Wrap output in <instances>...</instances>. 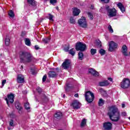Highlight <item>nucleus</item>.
Instances as JSON below:
<instances>
[{
  "label": "nucleus",
  "instance_id": "nucleus-22",
  "mask_svg": "<svg viewBox=\"0 0 130 130\" xmlns=\"http://www.w3.org/2000/svg\"><path fill=\"white\" fill-rule=\"evenodd\" d=\"M27 3L28 5H30L32 7H35V6H36V2L35 0H27Z\"/></svg>",
  "mask_w": 130,
  "mask_h": 130
},
{
  "label": "nucleus",
  "instance_id": "nucleus-52",
  "mask_svg": "<svg viewBox=\"0 0 130 130\" xmlns=\"http://www.w3.org/2000/svg\"><path fill=\"white\" fill-rule=\"evenodd\" d=\"M125 107V105L124 104H122V108H124Z\"/></svg>",
  "mask_w": 130,
  "mask_h": 130
},
{
  "label": "nucleus",
  "instance_id": "nucleus-20",
  "mask_svg": "<svg viewBox=\"0 0 130 130\" xmlns=\"http://www.w3.org/2000/svg\"><path fill=\"white\" fill-rule=\"evenodd\" d=\"M55 118H57V119H60L62 117V113L60 112H57L54 115Z\"/></svg>",
  "mask_w": 130,
  "mask_h": 130
},
{
  "label": "nucleus",
  "instance_id": "nucleus-5",
  "mask_svg": "<svg viewBox=\"0 0 130 130\" xmlns=\"http://www.w3.org/2000/svg\"><path fill=\"white\" fill-rule=\"evenodd\" d=\"M87 48V46L86 44L82 43V42H78L75 47V49L77 51H85L86 49Z\"/></svg>",
  "mask_w": 130,
  "mask_h": 130
},
{
  "label": "nucleus",
  "instance_id": "nucleus-35",
  "mask_svg": "<svg viewBox=\"0 0 130 130\" xmlns=\"http://www.w3.org/2000/svg\"><path fill=\"white\" fill-rule=\"evenodd\" d=\"M87 15L90 20H93L94 17L93 16V14H92L91 12H88Z\"/></svg>",
  "mask_w": 130,
  "mask_h": 130
},
{
  "label": "nucleus",
  "instance_id": "nucleus-27",
  "mask_svg": "<svg viewBox=\"0 0 130 130\" xmlns=\"http://www.w3.org/2000/svg\"><path fill=\"white\" fill-rule=\"evenodd\" d=\"M15 107L17 109H18V110H21V109H22V107H21V105H20V103H19V102H16L15 103Z\"/></svg>",
  "mask_w": 130,
  "mask_h": 130
},
{
  "label": "nucleus",
  "instance_id": "nucleus-50",
  "mask_svg": "<svg viewBox=\"0 0 130 130\" xmlns=\"http://www.w3.org/2000/svg\"><path fill=\"white\" fill-rule=\"evenodd\" d=\"M35 49H36L37 50H38V49H39V47H38V46H35Z\"/></svg>",
  "mask_w": 130,
  "mask_h": 130
},
{
  "label": "nucleus",
  "instance_id": "nucleus-41",
  "mask_svg": "<svg viewBox=\"0 0 130 130\" xmlns=\"http://www.w3.org/2000/svg\"><path fill=\"white\" fill-rule=\"evenodd\" d=\"M9 124L10 126H14L15 125H14V120L11 119L9 122Z\"/></svg>",
  "mask_w": 130,
  "mask_h": 130
},
{
  "label": "nucleus",
  "instance_id": "nucleus-59",
  "mask_svg": "<svg viewBox=\"0 0 130 130\" xmlns=\"http://www.w3.org/2000/svg\"><path fill=\"white\" fill-rule=\"evenodd\" d=\"M129 54H130V52H129Z\"/></svg>",
  "mask_w": 130,
  "mask_h": 130
},
{
  "label": "nucleus",
  "instance_id": "nucleus-12",
  "mask_svg": "<svg viewBox=\"0 0 130 130\" xmlns=\"http://www.w3.org/2000/svg\"><path fill=\"white\" fill-rule=\"evenodd\" d=\"M70 66L71 62H70V60H65L62 64V67L64 70H68Z\"/></svg>",
  "mask_w": 130,
  "mask_h": 130
},
{
  "label": "nucleus",
  "instance_id": "nucleus-19",
  "mask_svg": "<svg viewBox=\"0 0 130 130\" xmlns=\"http://www.w3.org/2000/svg\"><path fill=\"white\" fill-rule=\"evenodd\" d=\"M108 85H109V82L107 80L100 82L99 83V86H100V87H105L106 86H108Z\"/></svg>",
  "mask_w": 130,
  "mask_h": 130
},
{
  "label": "nucleus",
  "instance_id": "nucleus-18",
  "mask_svg": "<svg viewBox=\"0 0 130 130\" xmlns=\"http://www.w3.org/2000/svg\"><path fill=\"white\" fill-rule=\"evenodd\" d=\"M117 6L118 7V8H119V9H120L122 13H124L125 12V8H124L123 5H122L121 3H118L117 4Z\"/></svg>",
  "mask_w": 130,
  "mask_h": 130
},
{
  "label": "nucleus",
  "instance_id": "nucleus-34",
  "mask_svg": "<svg viewBox=\"0 0 130 130\" xmlns=\"http://www.w3.org/2000/svg\"><path fill=\"white\" fill-rule=\"evenodd\" d=\"M97 52V50L96 49H91L90 50V53L92 55H94Z\"/></svg>",
  "mask_w": 130,
  "mask_h": 130
},
{
  "label": "nucleus",
  "instance_id": "nucleus-48",
  "mask_svg": "<svg viewBox=\"0 0 130 130\" xmlns=\"http://www.w3.org/2000/svg\"><path fill=\"white\" fill-rule=\"evenodd\" d=\"M122 116H126V112H123L121 113Z\"/></svg>",
  "mask_w": 130,
  "mask_h": 130
},
{
  "label": "nucleus",
  "instance_id": "nucleus-38",
  "mask_svg": "<svg viewBox=\"0 0 130 130\" xmlns=\"http://www.w3.org/2000/svg\"><path fill=\"white\" fill-rule=\"evenodd\" d=\"M9 16H10V17H11V18H14V16H15V15L14 14V12H13V11L11 10L9 12Z\"/></svg>",
  "mask_w": 130,
  "mask_h": 130
},
{
  "label": "nucleus",
  "instance_id": "nucleus-7",
  "mask_svg": "<svg viewBox=\"0 0 130 130\" xmlns=\"http://www.w3.org/2000/svg\"><path fill=\"white\" fill-rule=\"evenodd\" d=\"M53 71H49L48 73L49 78H55L58 74V68H53Z\"/></svg>",
  "mask_w": 130,
  "mask_h": 130
},
{
  "label": "nucleus",
  "instance_id": "nucleus-6",
  "mask_svg": "<svg viewBox=\"0 0 130 130\" xmlns=\"http://www.w3.org/2000/svg\"><path fill=\"white\" fill-rule=\"evenodd\" d=\"M130 86V80L128 78H124L120 83V87L122 89H127Z\"/></svg>",
  "mask_w": 130,
  "mask_h": 130
},
{
  "label": "nucleus",
  "instance_id": "nucleus-21",
  "mask_svg": "<svg viewBox=\"0 0 130 130\" xmlns=\"http://www.w3.org/2000/svg\"><path fill=\"white\" fill-rule=\"evenodd\" d=\"M41 98L42 101H44V102H46L48 100V98L47 96H45V94L44 93L41 94Z\"/></svg>",
  "mask_w": 130,
  "mask_h": 130
},
{
  "label": "nucleus",
  "instance_id": "nucleus-31",
  "mask_svg": "<svg viewBox=\"0 0 130 130\" xmlns=\"http://www.w3.org/2000/svg\"><path fill=\"white\" fill-rule=\"evenodd\" d=\"M95 43L96 45V47L98 48H100L102 47V45L101 44V41H100V40L96 41Z\"/></svg>",
  "mask_w": 130,
  "mask_h": 130
},
{
  "label": "nucleus",
  "instance_id": "nucleus-33",
  "mask_svg": "<svg viewBox=\"0 0 130 130\" xmlns=\"http://www.w3.org/2000/svg\"><path fill=\"white\" fill-rule=\"evenodd\" d=\"M49 41H50V38H49V37L43 39V42L46 44L48 43V42H49Z\"/></svg>",
  "mask_w": 130,
  "mask_h": 130
},
{
  "label": "nucleus",
  "instance_id": "nucleus-2",
  "mask_svg": "<svg viewBox=\"0 0 130 130\" xmlns=\"http://www.w3.org/2000/svg\"><path fill=\"white\" fill-rule=\"evenodd\" d=\"M108 114L112 121L116 122L120 119V112L117 107L115 106H112L110 108V111Z\"/></svg>",
  "mask_w": 130,
  "mask_h": 130
},
{
  "label": "nucleus",
  "instance_id": "nucleus-57",
  "mask_svg": "<svg viewBox=\"0 0 130 130\" xmlns=\"http://www.w3.org/2000/svg\"><path fill=\"white\" fill-rule=\"evenodd\" d=\"M22 69H23V66H21Z\"/></svg>",
  "mask_w": 130,
  "mask_h": 130
},
{
  "label": "nucleus",
  "instance_id": "nucleus-55",
  "mask_svg": "<svg viewBox=\"0 0 130 130\" xmlns=\"http://www.w3.org/2000/svg\"><path fill=\"white\" fill-rule=\"evenodd\" d=\"M64 97H66V94L63 95V98H64Z\"/></svg>",
  "mask_w": 130,
  "mask_h": 130
},
{
  "label": "nucleus",
  "instance_id": "nucleus-16",
  "mask_svg": "<svg viewBox=\"0 0 130 130\" xmlns=\"http://www.w3.org/2000/svg\"><path fill=\"white\" fill-rule=\"evenodd\" d=\"M80 13H81V10H80V9L77 8H73V16H74L75 17H77V16H79Z\"/></svg>",
  "mask_w": 130,
  "mask_h": 130
},
{
  "label": "nucleus",
  "instance_id": "nucleus-58",
  "mask_svg": "<svg viewBox=\"0 0 130 130\" xmlns=\"http://www.w3.org/2000/svg\"><path fill=\"white\" fill-rule=\"evenodd\" d=\"M46 2H47V0H45Z\"/></svg>",
  "mask_w": 130,
  "mask_h": 130
},
{
  "label": "nucleus",
  "instance_id": "nucleus-23",
  "mask_svg": "<svg viewBox=\"0 0 130 130\" xmlns=\"http://www.w3.org/2000/svg\"><path fill=\"white\" fill-rule=\"evenodd\" d=\"M24 42L26 45H27V46H30L31 41H30V39L28 38H25L24 39Z\"/></svg>",
  "mask_w": 130,
  "mask_h": 130
},
{
  "label": "nucleus",
  "instance_id": "nucleus-40",
  "mask_svg": "<svg viewBox=\"0 0 130 130\" xmlns=\"http://www.w3.org/2000/svg\"><path fill=\"white\" fill-rule=\"evenodd\" d=\"M56 3H57L56 0H50V3L51 4V5H54L56 4Z\"/></svg>",
  "mask_w": 130,
  "mask_h": 130
},
{
  "label": "nucleus",
  "instance_id": "nucleus-9",
  "mask_svg": "<svg viewBox=\"0 0 130 130\" xmlns=\"http://www.w3.org/2000/svg\"><path fill=\"white\" fill-rule=\"evenodd\" d=\"M117 48V44L113 41L109 43V50L111 52L114 51Z\"/></svg>",
  "mask_w": 130,
  "mask_h": 130
},
{
  "label": "nucleus",
  "instance_id": "nucleus-49",
  "mask_svg": "<svg viewBox=\"0 0 130 130\" xmlns=\"http://www.w3.org/2000/svg\"><path fill=\"white\" fill-rule=\"evenodd\" d=\"M108 80L109 81H110V82H113V79L112 78H108Z\"/></svg>",
  "mask_w": 130,
  "mask_h": 130
},
{
  "label": "nucleus",
  "instance_id": "nucleus-15",
  "mask_svg": "<svg viewBox=\"0 0 130 130\" xmlns=\"http://www.w3.org/2000/svg\"><path fill=\"white\" fill-rule=\"evenodd\" d=\"M17 83H19L20 84L24 83V76L22 75H18L17 77Z\"/></svg>",
  "mask_w": 130,
  "mask_h": 130
},
{
  "label": "nucleus",
  "instance_id": "nucleus-10",
  "mask_svg": "<svg viewBox=\"0 0 130 130\" xmlns=\"http://www.w3.org/2000/svg\"><path fill=\"white\" fill-rule=\"evenodd\" d=\"M14 98H15V96L13 94H10L8 95V98H6L5 100L7 102V104L8 106H10L9 103L11 104L14 103Z\"/></svg>",
  "mask_w": 130,
  "mask_h": 130
},
{
  "label": "nucleus",
  "instance_id": "nucleus-28",
  "mask_svg": "<svg viewBox=\"0 0 130 130\" xmlns=\"http://www.w3.org/2000/svg\"><path fill=\"white\" fill-rule=\"evenodd\" d=\"M10 42H11V40L10 39V38L7 37L5 39V44L6 46H9V45H10Z\"/></svg>",
  "mask_w": 130,
  "mask_h": 130
},
{
  "label": "nucleus",
  "instance_id": "nucleus-37",
  "mask_svg": "<svg viewBox=\"0 0 130 130\" xmlns=\"http://www.w3.org/2000/svg\"><path fill=\"white\" fill-rule=\"evenodd\" d=\"M108 29L111 33H113V29H112V26L111 25H109L108 27Z\"/></svg>",
  "mask_w": 130,
  "mask_h": 130
},
{
  "label": "nucleus",
  "instance_id": "nucleus-17",
  "mask_svg": "<svg viewBox=\"0 0 130 130\" xmlns=\"http://www.w3.org/2000/svg\"><path fill=\"white\" fill-rule=\"evenodd\" d=\"M122 53L125 56L128 55V54H127V47H126V45H123L122 47Z\"/></svg>",
  "mask_w": 130,
  "mask_h": 130
},
{
  "label": "nucleus",
  "instance_id": "nucleus-11",
  "mask_svg": "<svg viewBox=\"0 0 130 130\" xmlns=\"http://www.w3.org/2000/svg\"><path fill=\"white\" fill-rule=\"evenodd\" d=\"M72 106L74 109H79L81 108V103L78 101H74L72 104Z\"/></svg>",
  "mask_w": 130,
  "mask_h": 130
},
{
  "label": "nucleus",
  "instance_id": "nucleus-1",
  "mask_svg": "<svg viewBox=\"0 0 130 130\" xmlns=\"http://www.w3.org/2000/svg\"><path fill=\"white\" fill-rule=\"evenodd\" d=\"M19 54L20 62L22 63H30L34 60V56L30 52L21 51Z\"/></svg>",
  "mask_w": 130,
  "mask_h": 130
},
{
  "label": "nucleus",
  "instance_id": "nucleus-47",
  "mask_svg": "<svg viewBox=\"0 0 130 130\" xmlns=\"http://www.w3.org/2000/svg\"><path fill=\"white\" fill-rule=\"evenodd\" d=\"M7 82L6 80H4L2 81V86H5V84H6V82Z\"/></svg>",
  "mask_w": 130,
  "mask_h": 130
},
{
  "label": "nucleus",
  "instance_id": "nucleus-4",
  "mask_svg": "<svg viewBox=\"0 0 130 130\" xmlns=\"http://www.w3.org/2000/svg\"><path fill=\"white\" fill-rule=\"evenodd\" d=\"M84 96L85 100L87 101L88 103H91V102H93V100H94V98L95 97L94 93L90 91H86Z\"/></svg>",
  "mask_w": 130,
  "mask_h": 130
},
{
  "label": "nucleus",
  "instance_id": "nucleus-44",
  "mask_svg": "<svg viewBox=\"0 0 130 130\" xmlns=\"http://www.w3.org/2000/svg\"><path fill=\"white\" fill-rule=\"evenodd\" d=\"M101 2L104 3V4H107L109 3L110 0H101Z\"/></svg>",
  "mask_w": 130,
  "mask_h": 130
},
{
  "label": "nucleus",
  "instance_id": "nucleus-13",
  "mask_svg": "<svg viewBox=\"0 0 130 130\" xmlns=\"http://www.w3.org/2000/svg\"><path fill=\"white\" fill-rule=\"evenodd\" d=\"M104 130H111L112 128V124L109 122L104 123Z\"/></svg>",
  "mask_w": 130,
  "mask_h": 130
},
{
  "label": "nucleus",
  "instance_id": "nucleus-43",
  "mask_svg": "<svg viewBox=\"0 0 130 130\" xmlns=\"http://www.w3.org/2000/svg\"><path fill=\"white\" fill-rule=\"evenodd\" d=\"M75 19H74L73 17H71L70 18V23H71V24H75Z\"/></svg>",
  "mask_w": 130,
  "mask_h": 130
},
{
  "label": "nucleus",
  "instance_id": "nucleus-42",
  "mask_svg": "<svg viewBox=\"0 0 130 130\" xmlns=\"http://www.w3.org/2000/svg\"><path fill=\"white\" fill-rule=\"evenodd\" d=\"M69 50H70V46H68V47L64 48V51H65L66 52H68L70 51Z\"/></svg>",
  "mask_w": 130,
  "mask_h": 130
},
{
  "label": "nucleus",
  "instance_id": "nucleus-51",
  "mask_svg": "<svg viewBox=\"0 0 130 130\" xmlns=\"http://www.w3.org/2000/svg\"><path fill=\"white\" fill-rule=\"evenodd\" d=\"M74 96L78 98L79 97V93H76V94L74 95Z\"/></svg>",
  "mask_w": 130,
  "mask_h": 130
},
{
  "label": "nucleus",
  "instance_id": "nucleus-8",
  "mask_svg": "<svg viewBox=\"0 0 130 130\" xmlns=\"http://www.w3.org/2000/svg\"><path fill=\"white\" fill-rule=\"evenodd\" d=\"M78 24L79 26L82 28H87V21H86V18L82 17L81 18L78 20Z\"/></svg>",
  "mask_w": 130,
  "mask_h": 130
},
{
  "label": "nucleus",
  "instance_id": "nucleus-14",
  "mask_svg": "<svg viewBox=\"0 0 130 130\" xmlns=\"http://www.w3.org/2000/svg\"><path fill=\"white\" fill-rule=\"evenodd\" d=\"M88 73L91 75H93L94 77H98L99 76V73H98V72L96 71V70L93 68L89 69L88 70Z\"/></svg>",
  "mask_w": 130,
  "mask_h": 130
},
{
  "label": "nucleus",
  "instance_id": "nucleus-53",
  "mask_svg": "<svg viewBox=\"0 0 130 130\" xmlns=\"http://www.w3.org/2000/svg\"><path fill=\"white\" fill-rule=\"evenodd\" d=\"M90 9H91V10H93V9H94V6L93 5H91Z\"/></svg>",
  "mask_w": 130,
  "mask_h": 130
},
{
  "label": "nucleus",
  "instance_id": "nucleus-25",
  "mask_svg": "<svg viewBox=\"0 0 130 130\" xmlns=\"http://www.w3.org/2000/svg\"><path fill=\"white\" fill-rule=\"evenodd\" d=\"M86 122H87V119H83L82 120L81 124H80L81 127H84V126H85Z\"/></svg>",
  "mask_w": 130,
  "mask_h": 130
},
{
  "label": "nucleus",
  "instance_id": "nucleus-32",
  "mask_svg": "<svg viewBox=\"0 0 130 130\" xmlns=\"http://www.w3.org/2000/svg\"><path fill=\"white\" fill-rule=\"evenodd\" d=\"M71 89H73V87L69 86V84L66 85V87H65V91L66 92H69Z\"/></svg>",
  "mask_w": 130,
  "mask_h": 130
},
{
  "label": "nucleus",
  "instance_id": "nucleus-24",
  "mask_svg": "<svg viewBox=\"0 0 130 130\" xmlns=\"http://www.w3.org/2000/svg\"><path fill=\"white\" fill-rule=\"evenodd\" d=\"M78 58L80 60H83L84 58V54L82 52H79L78 53Z\"/></svg>",
  "mask_w": 130,
  "mask_h": 130
},
{
  "label": "nucleus",
  "instance_id": "nucleus-3",
  "mask_svg": "<svg viewBox=\"0 0 130 130\" xmlns=\"http://www.w3.org/2000/svg\"><path fill=\"white\" fill-rule=\"evenodd\" d=\"M105 10L107 12V15L110 18H112V17H115L117 15V11L115 8H110L108 6H106Z\"/></svg>",
  "mask_w": 130,
  "mask_h": 130
},
{
  "label": "nucleus",
  "instance_id": "nucleus-45",
  "mask_svg": "<svg viewBox=\"0 0 130 130\" xmlns=\"http://www.w3.org/2000/svg\"><path fill=\"white\" fill-rule=\"evenodd\" d=\"M37 91L38 92V93H41L42 92V89L40 87H37Z\"/></svg>",
  "mask_w": 130,
  "mask_h": 130
},
{
  "label": "nucleus",
  "instance_id": "nucleus-39",
  "mask_svg": "<svg viewBox=\"0 0 130 130\" xmlns=\"http://www.w3.org/2000/svg\"><path fill=\"white\" fill-rule=\"evenodd\" d=\"M99 52L100 54H101V55H104V54H105V51L104 50V49H100Z\"/></svg>",
  "mask_w": 130,
  "mask_h": 130
},
{
  "label": "nucleus",
  "instance_id": "nucleus-30",
  "mask_svg": "<svg viewBox=\"0 0 130 130\" xmlns=\"http://www.w3.org/2000/svg\"><path fill=\"white\" fill-rule=\"evenodd\" d=\"M104 102H105V101H104L103 99H100L98 102L99 106H103V105H104Z\"/></svg>",
  "mask_w": 130,
  "mask_h": 130
},
{
  "label": "nucleus",
  "instance_id": "nucleus-29",
  "mask_svg": "<svg viewBox=\"0 0 130 130\" xmlns=\"http://www.w3.org/2000/svg\"><path fill=\"white\" fill-rule=\"evenodd\" d=\"M69 54H71V55H72V56H74V55L76 54V51H75V49L72 48L70 49L69 51Z\"/></svg>",
  "mask_w": 130,
  "mask_h": 130
},
{
  "label": "nucleus",
  "instance_id": "nucleus-46",
  "mask_svg": "<svg viewBox=\"0 0 130 130\" xmlns=\"http://www.w3.org/2000/svg\"><path fill=\"white\" fill-rule=\"evenodd\" d=\"M46 78H47L46 75H44L43 76V79H42L43 82H45L46 81Z\"/></svg>",
  "mask_w": 130,
  "mask_h": 130
},
{
  "label": "nucleus",
  "instance_id": "nucleus-56",
  "mask_svg": "<svg viewBox=\"0 0 130 130\" xmlns=\"http://www.w3.org/2000/svg\"><path fill=\"white\" fill-rule=\"evenodd\" d=\"M32 75H35V73L32 72Z\"/></svg>",
  "mask_w": 130,
  "mask_h": 130
},
{
  "label": "nucleus",
  "instance_id": "nucleus-36",
  "mask_svg": "<svg viewBox=\"0 0 130 130\" xmlns=\"http://www.w3.org/2000/svg\"><path fill=\"white\" fill-rule=\"evenodd\" d=\"M53 18H54V16L50 14H49V20H50V21H51L52 22H53Z\"/></svg>",
  "mask_w": 130,
  "mask_h": 130
},
{
  "label": "nucleus",
  "instance_id": "nucleus-26",
  "mask_svg": "<svg viewBox=\"0 0 130 130\" xmlns=\"http://www.w3.org/2000/svg\"><path fill=\"white\" fill-rule=\"evenodd\" d=\"M24 107L27 110L28 112H30V104L29 103H25L24 104Z\"/></svg>",
  "mask_w": 130,
  "mask_h": 130
},
{
  "label": "nucleus",
  "instance_id": "nucleus-54",
  "mask_svg": "<svg viewBox=\"0 0 130 130\" xmlns=\"http://www.w3.org/2000/svg\"><path fill=\"white\" fill-rule=\"evenodd\" d=\"M24 94H27V90H24Z\"/></svg>",
  "mask_w": 130,
  "mask_h": 130
}]
</instances>
